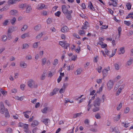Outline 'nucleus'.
I'll use <instances>...</instances> for the list:
<instances>
[{
	"label": "nucleus",
	"instance_id": "1",
	"mask_svg": "<svg viewBox=\"0 0 133 133\" xmlns=\"http://www.w3.org/2000/svg\"><path fill=\"white\" fill-rule=\"evenodd\" d=\"M102 99L101 100L99 97H97L94 102V107H99L100 105V102H103L105 98V96L103 95L102 96Z\"/></svg>",
	"mask_w": 133,
	"mask_h": 133
},
{
	"label": "nucleus",
	"instance_id": "2",
	"mask_svg": "<svg viewBox=\"0 0 133 133\" xmlns=\"http://www.w3.org/2000/svg\"><path fill=\"white\" fill-rule=\"evenodd\" d=\"M28 83V86L30 88H36L37 87V84L32 79L29 80Z\"/></svg>",
	"mask_w": 133,
	"mask_h": 133
},
{
	"label": "nucleus",
	"instance_id": "3",
	"mask_svg": "<svg viewBox=\"0 0 133 133\" xmlns=\"http://www.w3.org/2000/svg\"><path fill=\"white\" fill-rule=\"evenodd\" d=\"M18 125V127L23 128L24 131H27L29 129L28 124L20 122L19 123Z\"/></svg>",
	"mask_w": 133,
	"mask_h": 133
},
{
	"label": "nucleus",
	"instance_id": "4",
	"mask_svg": "<svg viewBox=\"0 0 133 133\" xmlns=\"http://www.w3.org/2000/svg\"><path fill=\"white\" fill-rule=\"evenodd\" d=\"M59 44L62 47H64L65 48L67 49L68 47H69V44L68 43H66V42L60 41L59 42Z\"/></svg>",
	"mask_w": 133,
	"mask_h": 133
},
{
	"label": "nucleus",
	"instance_id": "5",
	"mask_svg": "<svg viewBox=\"0 0 133 133\" xmlns=\"http://www.w3.org/2000/svg\"><path fill=\"white\" fill-rule=\"evenodd\" d=\"M6 108H5L3 102H1L0 103V113L2 114H4L5 112Z\"/></svg>",
	"mask_w": 133,
	"mask_h": 133
},
{
	"label": "nucleus",
	"instance_id": "6",
	"mask_svg": "<svg viewBox=\"0 0 133 133\" xmlns=\"http://www.w3.org/2000/svg\"><path fill=\"white\" fill-rule=\"evenodd\" d=\"M114 85L113 81L111 80H110L107 83L108 89L109 90H110L112 88Z\"/></svg>",
	"mask_w": 133,
	"mask_h": 133
},
{
	"label": "nucleus",
	"instance_id": "7",
	"mask_svg": "<svg viewBox=\"0 0 133 133\" xmlns=\"http://www.w3.org/2000/svg\"><path fill=\"white\" fill-rule=\"evenodd\" d=\"M110 70V67L109 66H107L106 68L104 69L103 70L102 72L104 77L106 76L108 73V71Z\"/></svg>",
	"mask_w": 133,
	"mask_h": 133
},
{
	"label": "nucleus",
	"instance_id": "8",
	"mask_svg": "<svg viewBox=\"0 0 133 133\" xmlns=\"http://www.w3.org/2000/svg\"><path fill=\"white\" fill-rule=\"evenodd\" d=\"M62 9L63 13L64 14H66L69 11L67 7L65 5L62 6Z\"/></svg>",
	"mask_w": 133,
	"mask_h": 133
},
{
	"label": "nucleus",
	"instance_id": "9",
	"mask_svg": "<svg viewBox=\"0 0 133 133\" xmlns=\"http://www.w3.org/2000/svg\"><path fill=\"white\" fill-rule=\"evenodd\" d=\"M72 11L71 10L69 11V12L66 14H65L67 15L66 16V17L69 20L71 19L72 16L71 14L72 13Z\"/></svg>",
	"mask_w": 133,
	"mask_h": 133
},
{
	"label": "nucleus",
	"instance_id": "10",
	"mask_svg": "<svg viewBox=\"0 0 133 133\" xmlns=\"http://www.w3.org/2000/svg\"><path fill=\"white\" fill-rule=\"evenodd\" d=\"M39 124V122L36 120H34L31 124V127L32 128L35 127L38 125Z\"/></svg>",
	"mask_w": 133,
	"mask_h": 133
},
{
	"label": "nucleus",
	"instance_id": "11",
	"mask_svg": "<svg viewBox=\"0 0 133 133\" xmlns=\"http://www.w3.org/2000/svg\"><path fill=\"white\" fill-rule=\"evenodd\" d=\"M68 28L66 26H63L61 29V31L63 32H67L68 30Z\"/></svg>",
	"mask_w": 133,
	"mask_h": 133
},
{
	"label": "nucleus",
	"instance_id": "12",
	"mask_svg": "<svg viewBox=\"0 0 133 133\" xmlns=\"http://www.w3.org/2000/svg\"><path fill=\"white\" fill-rule=\"evenodd\" d=\"M88 23L87 22H85L84 25L82 26L81 29L83 30L87 29L88 26Z\"/></svg>",
	"mask_w": 133,
	"mask_h": 133
},
{
	"label": "nucleus",
	"instance_id": "13",
	"mask_svg": "<svg viewBox=\"0 0 133 133\" xmlns=\"http://www.w3.org/2000/svg\"><path fill=\"white\" fill-rule=\"evenodd\" d=\"M26 7V12L27 13H29L31 10L32 8L31 6L29 5H27Z\"/></svg>",
	"mask_w": 133,
	"mask_h": 133
},
{
	"label": "nucleus",
	"instance_id": "14",
	"mask_svg": "<svg viewBox=\"0 0 133 133\" xmlns=\"http://www.w3.org/2000/svg\"><path fill=\"white\" fill-rule=\"evenodd\" d=\"M17 12V10H11L10 12V14L12 15H15Z\"/></svg>",
	"mask_w": 133,
	"mask_h": 133
},
{
	"label": "nucleus",
	"instance_id": "15",
	"mask_svg": "<svg viewBox=\"0 0 133 133\" xmlns=\"http://www.w3.org/2000/svg\"><path fill=\"white\" fill-rule=\"evenodd\" d=\"M5 131L8 133H11L13 132V130L10 127H7L6 128Z\"/></svg>",
	"mask_w": 133,
	"mask_h": 133
},
{
	"label": "nucleus",
	"instance_id": "16",
	"mask_svg": "<svg viewBox=\"0 0 133 133\" xmlns=\"http://www.w3.org/2000/svg\"><path fill=\"white\" fill-rule=\"evenodd\" d=\"M88 7H89L90 9L91 10L94 11L95 10V9L94 7H93L91 3L90 2H89Z\"/></svg>",
	"mask_w": 133,
	"mask_h": 133
},
{
	"label": "nucleus",
	"instance_id": "17",
	"mask_svg": "<svg viewBox=\"0 0 133 133\" xmlns=\"http://www.w3.org/2000/svg\"><path fill=\"white\" fill-rule=\"evenodd\" d=\"M88 7H89L90 9L91 10L94 11L95 10V9L94 7H93L91 3L90 2H89Z\"/></svg>",
	"mask_w": 133,
	"mask_h": 133
},
{
	"label": "nucleus",
	"instance_id": "18",
	"mask_svg": "<svg viewBox=\"0 0 133 133\" xmlns=\"http://www.w3.org/2000/svg\"><path fill=\"white\" fill-rule=\"evenodd\" d=\"M88 7H89L90 9L91 10L94 11L95 10V9L94 7H93L91 3L90 2H89Z\"/></svg>",
	"mask_w": 133,
	"mask_h": 133
},
{
	"label": "nucleus",
	"instance_id": "19",
	"mask_svg": "<svg viewBox=\"0 0 133 133\" xmlns=\"http://www.w3.org/2000/svg\"><path fill=\"white\" fill-rule=\"evenodd\" d=\"M58 90L57 88H55L53 90L52 92L50 93V95L51 96H53L54 95L56 94L58 91Z\"/></svg>",
	"mask_w": 133,
	"mask_h": 133
},
{
	"label": "nucleus",
	"instance_id": "20",
	"mask_svg": "<svg viewBox=\"0 0 133 133\" xmlns=\"http://www.w3.org/2000/svg\"><path fill=\"white\" fill-rule=\"evenodd\" d=\"M21 66L23 68H25L26 66V64L23 61H21L20 63Z\"/></svg>",
	"mask_w": 133,
	"mask_h": 133
},
{
	"label": "nucleus",
	"instance_id": "21",
	"mask_svg": "<svg viewBox=\"0 0 133 133\" xmlns=\"http://www.w3.org/2000/svg\"><path fill=\"white\" fill-rule=\"evenodd\" d=\"M41 28V25L38 24L34 27V29L35 30L38 31Z\"/></svg>",
	"mask_w": 133,
	"mask_h": 133
},
{
	"label": "nucleus",
	"instance_id": "22",
	"mask_svg": "<svg viewBox=\"0 0 133 133\" xmlns=\"http://www.w3.org/2000/svg\"><path fill=\"white\" fill-rule=\"evenodd\" d=\"M21 38H24L26 37H29V33H25L21 35Z\"/></svg>",
	"mask_w": 133,
	"mask_h": 133
},
{
	"label": "nucleus",
	"instance_id": "23",
	"mask_svg": "<svg viewBox=\"0 0 133 133\" xmlns=\"http://www.w3.org/2000/svg\"><path fill=\"white\" fill-rule=\"evenodd\" d=\"M5 116L6 118H9L10 117V115L8 109H6L5 112Z\"/></svg>",
	"mask_w": 133,
	"mask_h": 133
},
{
	"label": "nucleus",
	"instance_id": "24",
	"mask_svg": "<svg viewBox=\"0 0 133 133\" xmlns=\"http://www.w3.org/2000/svg\"><path fill=\"white\" fill-rule=\"evenodd\" d=\"M82 70L81 69H78L75 72V75H78L80 74L82 72Z\"/></svg>",
	"mask_w": 133,
	"mask_h": 133
},
{
	"label": "nucleus",
	"instance_id": "25",
	"mask_svg": "<svg viewBox=\"0 0 133 133\" xmlns=\"http://www.w3.org/2000/svg\"><path fill=\"white\" fill-rule=\"evenodd\" d=\"M40 6L39 7H37V9L39 10H42L45 7V5L44 4H39L38 5Z\"/></svg>",
	"mask_w": 133,
	"mask_h": 133
},
{
	"label": "nucleus",
	"instance_id": "26",
	"mask_svg": "<svg viewBox=\"0 0 133 133\" xmlns=\"http://www.w3.org/2000/svg\"><path fill=\"white\" fill-rule=\"evenodd\" d=\"M15 0H9L8 2V4H13L16 3Z\"/></svg>",
	"mask_w": 133,
	"mask_h": 133
},
{
	"label": "nucleus",
	"instance_id": "27",
	"mask_svg": "<svg viewBox=\"0 0 133 133\" xmlns=\"http://www.w3.org/2000/svg\"><path fill=\"white\" fill-rule=\"evenodd\" d=\"M29 46V45L27 44H23L22 45V49H26Z\"/></svg>",
	"mask_w": 133,
	"mask_h": 133
},
{
	"label": "nucleus",
	"instance_id": "28",
	"mask_svg": "<svg viewBox=\"0 0 133 133\" xmlns=\"http://www.w3.org/2000/svg\"><path fill=\"white\" fill-rule=\"evenodd\" d=\"M31 112L30 111H26L25 112H23V114H24V116L25 117H26V118H29V116L28 115H27L26 113H28L29 112Z\"/></svg>",
	"mask_w": 133,
	"mask_h": 133
},
{
	"label": "nucleus",
	"instance_id": "29",
	"mask_svg": "<svg viewBox=\"0 0 133 133\" xmlns=\"http://www.w3.org/2000/svg\"><path fill=\"white\" fill-rule=\"evenodd\" d=\"M119 51L121 52L118 53V54L120 55L121 53L122 54H123L125 52V50H124V48L123 47H122L120 48L119 49Z\"/></svg>",
	"mask_w": 133,
	"mask_h": 133
},
{
	"label": "nucleus",
	"instance_id": "30",
	"mask_svg": "<svg viewBox=\"0 0 133 133\" xmlns=\"http://www.w3.org/2000/svg\"><path fill=\"white\" fill-rule=\"evenodd\" d=\"M0 123L2 126H6L7 124V122L4 121H1Z\"/></svg>",
	"mask_w": 133,
	"mask_h": 133
},
{
	"label": "nucleus",
	"instance_id": "31",
	"mask_svg": "<svg viewBox=\"0 0 133 133\" xmlns=\"http://www.w3.org/2000/svg\"><path fill=\"white\" fill-rule=\"evenodd\" d=\"M81 114V113H77L76 114H74L73 115V118H75L77 117H79L80 116Z\"/></svg>",
	"mask_w": 133,
	"mask_h": 133
},
{
	"label": "nucleus",
	"instance_id": "32",
	"mask_svg": "<svg viewBox=\"0 0 133 133\" xmlns=\"http://www.w3.org/2000/svg\"><path fill=\"white\" fill-rule=\"evenodd\" d=\"M95 107L92 109V111L94 112H95L98 111L99 110V107Z\"/></svg>",
	"mask_w": 133,
	"mask_h": 133
},
{
	"label": "nucleus",
	"instance_id": "33",
	"mask_svg": "<svg viewBox=\"0 0 133 133\" xmlns=\"http://www.w3.org/2000/svg\"><path fill=\"white\" fill-rule=\"evenodd\" d=\"M133 60L132 59H130L129 61H128L127 63V64L128 65H131L132 62Z\"/></svg>",
	"mask_w": 133,
	"mask_h": 133
},
{
	"label": "nucleus",
	"instance_id": "34",
	"mask_svg": "<svg viewBox=\"0 0 133 133\" xmlns=\"http://www.w3.org/2000/svg\"><path fill=\"white\" fill-rule=\"evenodd\" d=\"M27 4H21L19 5V8H21L24 9L26 6Z\"/></svg>",
	"mask_w": 133,
	"mask_h": 133
},
{
	"label": "nucleus",
	"instance_id": "35",
	"mask_svg": "<svg viewBox=\"0 0 133 133\" xmlns=\"http://www.w3.org/2000/svg\"><path fill=\"white\" fill-rule=\"evenodd\" d=\"M120 118V115H119L114 118V120L116 121L119 120Z\"/></svg>",
	"mask_w": 133,
	"mask_h": 133
},
{
	"label": "nucleus",
	"instance_id": "36",
	"mask_svg": "<svg viewBox=\"0 0 133 133\" xmlns=\"http://www.w3.org/2000/svg\"><path fill=\"white\" fill-rule=\"evenodd\" d=\"M2 39L3 41L5 42L7 40V37L6 35H4L2 37Z\"/></svg>",
	"mask_w": 133,
	"mask_h": 133
},
{
	"label": "nucleus",
	"instance_id": "37",
	"mask_svg": "<svg viewBox=\"0 0 133 133\" xmlns=\"http://www.w3.org/2000/svg\"><path fill=\"white\" fill-rule=\"evenodd\" d=\"M126 6L127 8V9L129 10L131 9V5L130 4V3H128L126 4Z\"/></svg>",
	"mask_w": 133,
	"mask_h": 133
},
{
	"label": "nucleus",
	"instance_id": "38",
	"mask_svg": "<svg viewBox=\"0 0 133 133\" xmlns=\"http://www.w3.org/2000/svg\"><path fill=\"white\" fill-rule=\"evenodd\" d=\"M43 33L41 32L38 35L36 36V39H40V38L43 35Z\"/></svg>",
	"mask_w": 133,
	"mask_h": 133
},
{
	"label": "nucleus",
	"instance_id": "39",
	"mask_svg": "<svg viewBox=\"0 0 133 133\" xmlns=\"http://www.w3.org/2000/svg\"><path fill=\"white\" fill-rule=\"evenodd\" d=\"M28 28V26L27 25H24L23 27L22 28L21 30L22 31H25Z\"/></svg>",
	"mask_w": 133,
	"mask_h": 133
},
{
	"label": "nucleus",
	"instance_id": "40",
	"mask_svg": "<svg viewBox=\"0 0 133 133\" xmlns=\"http://www.w3.org/2000/svg\"><path fill=\"white\" fill-rule=\"evenodd\" d=\"M9 22V20L8 19H6L5 21H4L3 22V25L4 26L6 25Z\"/></svg>",
	"mask_w": 133,
	"mask_h": 133
},
{
	"label": "nucleus",
	"instance_id": "41",
	"mask_svg": "<svg viewBox=\"0 0 133 133\" xmlns=\"http://www.w3.org/2000/svg\"><path fill=\"white\" fill-rule=\"evenodd\" d=\"M118 32L119 36L121 33L122 29L120 26L119 27L118 29Z\"/></svg>",
	"mask_w": 133,
	"mask_h": 133
},
{
	"label": "nucleus",
	"instance_id": "42",
	"mask_svg": "<svg viewBox=\"0 0 133 133\" xmlns=\"http://www.w3.org/2000/svg\"><path fill=\"white\" fill-rule=\"evenodd\" d=\"M48 109V107H46L44 108L42 110V112L44 113H46Z\"/></svg>",
	"mask_w": 133,
	"mask_h": 133
},
{
	"label": "nucleus",
	"instance_id": "43",
	"mask_svg": "<svg viewBox=\"0 0 133 133\" xmlns=\"http://www.w3.org/2000/svg\"><path fill=\"white\" fill-rule=\"evenodd\" d=\"M117 0H113L112 1V2L113 6H116L117 4L116 2Z\"/></svg>",
	"mask_w": 133,
	"mask_h": 133
},
{
	"label": "nucleus",
	"instance_id": "44",
	"mask_svg": "<svg viewBox=\"0 0 133 133\" xmlns=\"http://www.w3.org/2000/svg\"><path fill=\"white\" fill-rule=\"evenodd\" d=\"M42 65H44L45 64L46 62V60L45 58H43L42 59Z\"/></svg>",
	"mask_w": 133,
	"mask_h": 133
},
{
	"label": "nucleus",
	"instance_id": "45",
	"mask_svg": "<svg viewBox=\"0 0 133 133\" xmlns=\"http://www.w3.org/2000/svg\"><path fill=\"white\" fill-rule=\"evenodd\" d=\"M48 120H49V119H44L42 121V122L45 125H46L48 123Z\"/></svg>",
	"mask_w": 133,
	"mask_h": 133
},
{
	"label": "nucleus",
	"instance_id": "46",
	"mask_svg": "<svg viewBox=\"0 0 133 133\" xmlns=\"http://www.w3.org/2000/svg\"><path fill=\"white\" fill-rule=\"evenodd\" d=\"M45 73H43L40 79L41 80H44L45 78Z\"/></svg>",
	"mask_w": 133,
	"mask_h": 133
},
{
	"label": "nucleus",
	"instance_id": "47",
	"mask_svg": "<svg viewBox=\"0 0 133 133\" xmlns=\"http://www.w3.org/2000/svg\"><path fill=\"white\" fill-rule=\"evenodd\" d=\"M103 42H101V43L100 44L101 45V47L102 48H103L106 47L107 45L106 44H103Z\"/></svg>",
	"mask_w": 133,
	"mask_h": 133
},
{
	"label": "nucleus",
	"instance_id": "48",
	"mask_svg": "<svg viewBox=\"0 0 133 133\" xmlns=\"http://www.w3.org/2000/svg\"><path fill=\"white\" fill-rule=\"evenodd\" d=\"M79 35L82 36L83 34H85V32H84L83 30H80L79 31Z\"/></svg>",
	"mask_w": 133,
	"mask_h": 133
},
{
	"label": "nucleus",
	"instance_id": "49",
	"mask_svg": "<svg viewBox=\"0 0 133 133\" xmlns=\"http://www.w3.org/2000/svg\"><path fill=\"white\" fill-rule=\"evenodd\" d=\"M114 66L115 69L117 70H118L119 69V66L117 64H114Z\"/></svg>",
	"mask_w": 133,
	"mask_h": 133
},
{
	"label": "nucleus",
	"instance_id": "50",
	"mask_svg": "<svg viewBox=\"0 0 133 133\" xmlns=\"http://www.w3.org/2000/svg\"><path fill=\"white\" fill-rule=\"evenodd\" d=\"M95 117L97 119H99L101 118V116L98 113H97L95 115Z\"/></svg>",
	"mask_w": 133,
	"mask_h": 133
},
{
	"label": "nucleus",
	"instance_id": "51",
	"mask_svg": "<svg viewBox=\"0 0 133 133\" xmlns=\"http://www.w3.org/2000/svg\"><path fill=\"white\" fill-rule=\"evenodd\" d=\"M26 58L27 59L30 60L32 59V57L30 55H28L26 56Z\"/></svg>",
	"mask_w": 133,
	"mask_h": 133
},
{
	"label": "nucleus",
	"instance_id": "52",
	"mask_svg": "<svg viewBox=\"0 0 133 133\" xmlns=\"http://www.w3.org/2000/svg\"><path fill=\"white\" fill-rule=\"evenodd\" d=\"M13 27H11L9 28L8 29V32L7 33H10L13 31Z\"/></svg>",
	"mask_w": 133,
	"mask_h": 133
},
{
	"label": "nucleus",
	"instance_id": "53",
	"mask_svg": "<svg viewBox=\"0 0 133 133\" xmlns=\"http://www.w3.org/2000/svg\"><path fill=\"white\" fill-rule=\"evenodd\" d=\"M61 14V12L60 11H58L57 12L55 13V15L56 16L59 17Z\"/></svg>",
	"mask_w": 133,
	"mask_h": 133
},
{
	"label": "nucleus",
	"instance_id": "54",
	"mask_svg": "<svg viewBox=\"0 0 133 133\" xmlns=\"http://www.w3.org/2000/svg\"><path fill=\"white\" fill-rule=\"evenodd\" d=\"M124 23L125 24H126L128 26H129L131 24V23L129 21H124Z\"/></svg>",
	"mask_w": 133,
	"mask_h": 133
},
{
	"label": "nucleus",
	"instance_id": "55",
	"mask_svg": "<svg viewBox=\"0 0 133 133\" xmlns=\"http://www.w3.org/2000/svg\"><path fill=\"white\" fill-rule=\"evenodd\" d=\"M65 103H66L68 102H69L70 103H73V101H70V100H69V99L68 98L65 99Z\"/></svg>",
	"mask_w": 133,
	"mask_h": 133
},
{
	"label": "nucleus",
	"instance_id": "56",
	"mask_svg": "<svg viewBox=\"0 0 133 133\" xmlns=\"http://www.w3.org/2000/svg\"><path fill=\"white\" fill-rule=\"evenodd\" d=\"M108 26L106 25H103L102 27H101L100 28L101 30L103 29H106L108 28Z\"/></svg>",
	"mask_w": 133,
	"mask_h": 133
},
{
	"label": "nucleus",
	"instance_id": "57",
	"mask_svg": "<svg viewBox=\"0 0 133 133\" xmlns=\"http://www.w3.org/2000/svg\"><path fill=\"white\" fill-rule=\"evenodd\" d=\"M16 19L15 17H14L11 20V24H14L16 21Z\"/></svg>",
	"mask_w": 133,
	"mask_h": 133
},
{
	"label": "nucleus",
	"instance_id": "58",
	"mask_svg": "<svg viewBox=\"0 0 133 133\" xmlns=\"http://www.w3.org/2000/svg\"><path fill=\"white\" fill-rule=\"evenodd\" d=\"M38 42L34 43L33 45V47L35 48H37L38 45Z\"/></svg>",
	"mask_w": 133,
	"mask_h": 133
},
{
	"label": "nucleus",
	"instance_id": "59",
	"mask_svg": "<svg viewBox=\"0 0 133 133\" xmlns=\"http://www.w3.org/2000/svg\"><path fill=\"white\" fill-rule=\"evenodd\" d=\"M122 106V104L121 103H120L118 107H117V110H119Z\"/></svg>",
	"mask_w": 133,
	"mask_h": 133
},
{
	"label": "nucleus",
	"instance_id": "60",
	"mask_svg": "<svg viewBox=\"0 0 133 133\" xmlns=\"http://www.w3.org/2000/svg\"><path fill=\"white\" fill-rule=\"evenodd\" d=\"M0 92H1L3 95L6 94L7 93L6 91H3L1 89H0Z\"/></svg>",
	"mask_w": 133,
	"mask_h": 133
},
{
	"label": "nucleus",
	"instance_id": "61",
	"mask_svg": "<svg viewBox=\"0 0 133 133\" xmlns=\"http://www.w3.org/2000/svg\"><path fill=\"white\" fill-rule=\"evenodd\" d=\"M46 22L48 24H50L52 22L51 19L50 18H48L47 19Z\"/></svg>",
	"mask_w": 133,
	"mask_h": 133
},
{
	"label": "nucleus",
	"instance_id": "62",
	"mask_svg": "<svg viewBox=\"0 0 133 133\" xmlns=\"http://www.w3.org/2000/svg\"><path fill=\"white\" fill-rule=\"evenodd\" d=\"M121 88H119L116 94V96H118L121 92Z\"/></svg>",
	"mask_w": 133,
	"mask_h": 133
},
{
	"label": "nucleus",
	"instance_id": "63",
	"mask_svg": "<svg viewBox=\"0 0 133 133\" xmlns=\"http://www.w3.org/2000/svg\"><path fill=\"white\" fill-rule=\"evenodd\" d=\"M40 105V104L39 102L36 103L35 105V108H36L39 107Z\"/></svg>",
	"mask_w": 133,
	"mask_h": 133
},
{
	"label": "nucleus",
	"instance_id": "64",
	"mask_svg": "<svg viewBox=\"0 0 133 133\" xmlns=\"http://www.w3.org/2000/svg\"><path fill=\"white\" fill-rule=\"evenodd\" d=\"M25 85L24 84H22L20 85L21 89L22 90H23L24 89V87Z\"/></svg>",
	"mask_w": 133,
	"mask_h": 133
}]
</instances>
